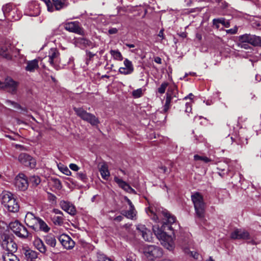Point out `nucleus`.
Returning <instances> with one entry per match:
<instances>
[{"label": "nucleus", "instance_id": "1", "mask_svg": "<svg viewBox=\"0 0 261 261\" xmlns=\"http://www.w3.org/2000/svg\"><path fill=\"white\" fill-rule=\"evenodd\" d=\"M146 213L152 220L156 222L162 221V225L153 226L152 229L161 244L169 250L174 248V243L172 236L166 231H172V224L175 222V217L167 210L160 206L158 204H150L146 210Z\"/></svg>", "mask_w": 261, "mask_h": 261}, {"label": "nucleus", "instance_id": "2", "mask_svg": "<svg viewBox=\"0 0 261 261\" xmlns=\"http://www.w3.org/2000/svg\"><path fill=\"white\" fill-rule=\"evenodd\" d=\"M24 221L29 227L36 231L40 230L47 233L50 230V228L45 221L40 218L35 216L32 213H27Z\"/></svg>", "mask_w": 261, "mask_h": 261}, {"label": "nucleus", "instance_id": "3", "mask_svg": "<svg viewBox=\"0 0 261 261\" xmlns=\"http://www.w3.org/2000/svg\"><path fill=\"white\" fill-rule=\"evenodd\" d=\"M191 199L194 204L196 216L200 220H204L206 205L203 196L199 193L196 192L192 195Z\"/></svg>", "mask_w": 261, "mask_h": 261}, {"label": "nucleus", "instance_id": "4", "mask_svg": "<svg viewBox=\"0 0 261 261\" xmlns=\"http://www.w3.org/2000/svg\"><path fill=\"white\" fill-rule=\"evenodd\" d=\"M73 110L77 116L92 125H96L99 123L98 119L95 115L87 112L83 108L74 107Z\"/></svg>", "mask_w": 261, "mask_h": 261}, {"label": "nucleus", "instance_id": "5", "mask_svg": "<svg viewBox=\"0 0 261 261\" xmlns=\"http://www.w3.org/2000/svg\"><path fill=\"white\" fill-rule=\"evenodd\" d=\"M11 230L18 237L22 239H27L30 234L25 227L19 221H15L9 224Z\"/></svg>", "mask_w": 261, "mask_h": 261}, {"label": "nucleus", "instance_id": "6", "mask_svg": "<svg viewBox=\"0 0 261 261\" xmlns=\"http://www.w3.org/2000/svg\"><path fill=\"white\" fill-rule=\"evenodd\" d=\"M144 253L150 259L161 257L163 255L162 249L155 245H146L144 247Z\"/></svg>", "mask_w": 261, "mask_h": 261}, {"label": "nucleus", "instance_id": "7", "mask_svg": "<svg viewBox=\"0 0 261 261\" xmlns=\"http://www.w3.org/2000/svg\"><path fill=\"white\" fill-rule=\"evenodd\" d=\"M2 10L5 17L11 21L18 20L21 17V13H17V15H12V13L17 12V8L12 4H6L3 7Z\"/></svg>", "mask_w": 261, "mask_h": 261}, {"label": "nucleus", "instance_id": "8", "mask_svg": "<svg viewBox=\"0 0 261 261\" xmlns=\"http://www.w3.org/2000/svg\"><path fill=\"white\" fill-rule=\"evenodd\" d=\"M177 98L178 92L177 87L175 85L170 86L166 93V99L164 109V111H167L169 108L171 101L173 100L176 101Z\"/></svg>", "mask_w": 261, "mask_h": 261}, {"label": "nucleus", "instance_id": "9", "mask_svg": "<svg viewBox=\"0 0 261 261\" xmlns=\"http://www.w3.org/2000/svg\"><path fill=\"white\" fill-rule=\"evenodd\" d=\"M19 83L11 77H7L4 82L0 84V88L7 90L12 94L16 93Z\"/></svg>", "mask_w": 261, "mask_h": 261}, {"label": "nucleus", "instance_id": "10", "mask_svg": "<svg viewBox=\"0 0 261 261\" xmlns=\"http://www.w3.org/2000/svg\"><path fill=\"white\" fill-rule=\"evenodd\" d=\"M239 41L247 42L254 46H261V37L245 34L239 37Z\"/></svg>", "mask_w": 261, "mask_h": 261}, {"label": "nucleus", "instance_id": "11", "mask_svg": "<svg viewBox=\"0 0 261 261\" xmlns=\"http://www.w3.org/2000/svg\"><path fill=\"white\" fill-rule=\"evenodd\" d=\"M48 62L56 69L58 70L60 62V53L56 48H51L48 52Z\"/></svg>", "mask_w": 261, "mask_h": 261}, {"label": "nucleus", "instance_id": "12", "mask_svg": "<svg viewBox=\"0 0 261 261\" xmlns=\"http://www.w3.org/2000/svg\"><path fill=\"white\" fill-rule=\"evenodd\" d=\"M66 30L79 35H84V30L78 21H71L66 23L64 25Z\"/></svg>", "mask_w": 261, "mask_h": 261}, {"label": "nucleus", "instance_id": "13", "mask_svg": "<svg viewBox=\"0 0 261 261\" xmlns=\"http://www.w3.org/2000/svg\"><path fill=\"white\" fill-rule=\"evenodd\" d=\"M14 185L16 188L19 190H27L29 186L27 176L23 173L18 174L15 178Z\"/></svg>", "mask_w": 261, "mask_h": 261}, {"label": "nucleus", "instance_id": "14", "mask_svg": "<svg viewBox=\"0 0 261 261\" xmlns=\"http://www.w3.org/2000/svg\"><path fill=\"white\" fill-rule=\"evenodd\" d=\"M18 160L25 166L29 167L31 168H34L36 166L35 159L27 153H22L20 154L18 156Z\"/></svg>", "mask_w": 261, "mask_h": 261}, {"label": "nucleus", "instance_id": "15", "mask_svg": "<svg viewBox=\"0 0 261 261\" xmlns=\"http://www.w3.org/2000/svg\"><path fill=\"white\" fill-rule=\"evenodd\" d=\"M58 239L62 245L66 249L70 250L74 247L75 242L66 234H62L59 237Z\"/></svg>", "mask_w": 261, "mask_h": 261}, {"label": "nucleus", "instance_id": "16", "mask_svg": "<svg viewBox=\"0 0 261 261\" xmlns=\"http://www.w3.org/2000/svg\"><path fill=\"white\" fill-rule=\"evenodd\" d=\"M230 237L232 239L238 240H248L250 239L249 233L243 229H236L230 234Z\"/></svg>", "mask_w": 261, "mask_h": 261}, {"label": "nucleus", "instance_id": "17", "mask_svg": "<svg viewBox=\"0 0 261 261\" xmlns=\"http://www.w3.org/2000/svg\"><path fill=\"white\" fill-rule=\"evenodd\" d=\"M138 232L142 236L143 239L146 241H151L152 240V233L149 229L147 228L144 225L139 224L136 226Z\"/></svg>", "mask_w": 261, "mask_h": 261}, {"label": "nucleus", "instance_id": "18", "mask_svg": "<svg viewBox=\"0 0 261 261\" xmlns=\"http://www.w3.org/2000/svg\"><path fill=\"white\" fill-rule=\"evenodd\" d=\"M13 46L11 44L0 46V55L4 58L10 60L12 57Z\"/></svg>", "mask_w": 261, "mask_h": 261}, {"label": "nucleus", "instance_id": "19", "mask_svg": "<svg viewBox=\"0 0 261 261\" xmlns=\"http://www.w3.org/2000/svg\"><path fill=\"white\" fill-rule=\"evenodd\" d=\"M34 247L40 253L45 254L47 251V247L43 241L37 236L34 237L33 242Z\"/></svg>", "mask_w": 261, "mask_h": 261}, {"label": "nucleus", "instance_id": "20", "mask_svg": "<svg viewBox=\"0 0 261 261\" xmlns=\"http://www.w3.org/2000/svg\"><path fill=\"white\" fill-rule=\"evenodd\" d=\"M60 205L62 209L71 215H74L76 213L74 206L69 202L62 200L60 202Z\"/></svg>", "mask_w": 261, "mask_h": 261}, {"label": "nucleus", "instance_id": "21", "mask_svg": "<svg viewBox=\"0 0 261 261\" xmlns=\"http://www.w3.org/2000/svg\"><path fill=\"white\" fill-rule=\"evenodd\" d=\"M39 59H35L25 62V70L30 72H34L39 68Z\"/></svg>", "mask_w": 261, "mask_h": 261}, {"label": "nucleus", "instance_id": "22", "mask_svg": "<svg viewBox=\"0 0 261 261\" xmlns=\"http://www.w3.org/2000/svg\"><path fill=\"white\" fill-rule=\"evenodd\" d=\"M74 43L75 46L82 48L87 47H92L93 46L91 41L84 38L80 37L76 38L74 40Z\"/></svg>", "mask_w": 261, "mask_h": 261}, {"label": "nucleus", "instance_id": "23", "mask_svg": "<svg viewBox=\"0 0 261 261\" xmlns=\"http://www.w3.org/2000/svg\"><path fill=\"white\" fill-rule=\"evenodd\" d=\"M114 181L119 185L120 187H121L126 192L132 193H135V190L132 188L128 184H127L126 182L121 179L117 177H115Z\"/></svg>", "mask_w": 261, "mask_h": 261}, {"label": "nucleus", "instance_id": "24", "mask_svg": "<svg viewBox=\"0 0 261 261\" xmlns=\"http://www.w3.org/2000/svg\"><path fill=\"white\" fill-rule=\"evenodd\" d=\"M45 243L51 248H55L57 244L55 236L52 233H49L44 237Z\"/></svg>", "mask_w": 261, "mask_h": 261}, {"label": "nucleus", "instance_id": "25", "mask_svg": "<svg viewBox=\"0 0 261 261\" xmlns=\"http://www.w3.org/2000/svg\"><path fill=\"white\" fill-rule=\"evenodd\" d=\"M5 207L8 211L13 213L17 212L19 210V207L18 203L14 198L6 204Z\"/></svg>", "mask_w": 261, "mask_h": 261}, {"label": "nucleus", "instance_id": "26", "mask_svg": "<svg viewBox=\"0 0 261 261\" xmlns=\"http://www.w3.org/2000/svg\"><path fill=\"white\" fill-rule=\"evenodd\" d=\"M121 214L128 219L133 220L135 218L137 215V211L135 207H129L127 211L123 210L121 211Z\"/></svg>", "mask_w": 261, "mask_h": 261}, {"label": "nucleus", "instance_id": "27", "mask_svg": "<svg viewBox=\"0 0 261 261\" xmlns=\"http://www.w3.org/2000/svg\"><path fill=\"white\" fill-rule=\"evenodd\" d=\"M22 252L27 259L32 260L36 258L38 256V253L37 252L29 248H23L22 249Z\"/></svg>", "mask_w": 261, "mask_h": 261}, {"label": "nucleus", "instance_id": "28", "mask_svg": "<svg viewBox=\"0 0 261 261\" xmlns=\"http://www.w3.org/2000/svg\"><path fill=\"white\" fill-rule=\"evenodd\" d=\"M5 251L4 252H9L14 253L17 249V244L12 241V240L7 242V244L3 248Z\"/></svg>", "mask_w": 261, "mask_h": 261}, {"label": "nucleus", "instance_id": "29", "mask_svg": "<svg viewBox=\"0 0 261 261\" xmlns=\"http://www.w3.org/2000/svg\"><path fill=\"white\" fill-rule=\"evenodd\" d=\"M14 198L11 193L4 191L2 193V203L4 206Z\"/></svg>", "mask_w": 261, "mask_h": 261}, {"label": "nucleus", "instance_id": "30", "mask_svg": "<svg viewBox=\"0 0 261 261\" xmlns=\"http://www.w3.org/2000/svg\"><path fill=\"white\" fill-rule=\"evenodd\" d=\"M12 239L10 237L7 231L0 233V244L2 248H4L7 244V242H9Z\"/></svg>", "mask_w": 261, "mask_h": 261}, {"label": "nucleus", "instance_id": "31", "mask_svg": "<svg viewBox=\"0 0 261 261\" xmlns=\"http://www.w3.org/2000/svg\"><path fill=\"white\" fill-rule=\"evenodd\" d=\"M3 259L4 261H19L14 253L9 252H3Z\"/></svg>", "mask_w": 261, "mask_h": 261}, {"label": "nucleus", "instance_id": "32", "mask_svg": "<svg viewBox=\"0 0 261 261\" xmlns=\"http://www.w3.org/2000/svg\"><path fill=\"white\" fill-rule=\"evenodd\" d=\"M67 0H52L55 10H59L66 6Z\"/></svg>", "mask_w": 261, "mask_h": 261}, {"label": "nucleus", "instance_id": "33", "mask_svg": "<svg viewBox=\"0 0 261 261\" xmlns=\"http://www.w3.org/2000/svg\"><path fill=\"white\" fill-rule=\"evenodd\" d=\"M99 172L102 178L105 180H108L110 176V172L108 170V167L106 164H103L99 168Z\"/></svg>", "mask_w": 261, "mask_h": 261}, {"label": "nucleus", "instance_id": "34", "mask_svg": "<svg viewBox=\"0 0 261 261\" xmlns=\"http://www.w3.org/2000/svg\"><path fill=\"white\" fill-rule=\"evenodd\" d=\"M219 23H221L225 27L228 28L229 27V21L226 20L224 18L214 19L213 20V24L216 27L217 29L219 28Z\"/></svg>", "mask_w": 261, "mask_h": 261}, {"label": "nucleus", "instance_id": "35", "mask_svg": "<svg viewBox=\"0 0 261 261\" xmlns=\"http://www.w3.org/2000/svg\"><path fill=\"white\" fill-rule=\"evenodd\" d=\"M110 53L113 59L115 60L121 61L123 58L121 53L118 50L111 49Z\"/></svg>", "mask_w": 261, "mask_h": 261}, {"label": "nucleus", "instance_id": "36", "mask_svg": "<svg viewBox=\"0 0 261 261\" xmlns=\"http://www.w3.org/2000/svg\"><path fill=\"white\" fill-rule=\"evenodd\" d=\"M52 221L56 225L61 226L64 222V219L62 216H54L52 218Z\"/></svg>", "mask_w": 261, "mask_h": 261}, {"label": "nucleus", "instance_id": "37", "mask_svg": "<svg viewBox=\"0 0 261 261\" xmlns=\"http://www.w3.org/2000/svg\"><path fill=\"white\" fill-rule=\"evenodd\" d=\"M184 251L186 254L189 255L190 256H191L195 259H198L199 254L197 252L194 251H191L187 248H184Z\"/></svg>", "mask_w": 261, "mask_h": 261}, {"label": "nucleus", "instance_id": "38", "mask_svg": "<svg viewBox=\"0 0 261 261\" xmlns=\"http://www.w3.org/2000/svg\"><path fill=\"white\" fill-rule=\"evenodd\" d=\"M41 180L39 176L33 175L30 178V182L33 186H37L40 183Z\"/></svg>", "mask_w": 261, "mask_h": 261}, {"label": "nucleus", "instance_id": "39", "mask_svg": "<svg viewBox=\"0 0 261 261\" xmlns=\"http://www.w3.org/2000/svg\"><path fill=\"white\" fill-rule=\"evenodd\" d=\"M194 159L195 161H201L205 163H208L212 161L211 159L205 156H201L198 154L195 155L194 156Z\"/></svg>", "mask_w": 261, "mask_h": 261}, {"label": "nucleus", "instance_id": "40", "mask_svg": "<svg viewBox=\"0 0 261 261\" xmlns=\"http://www.w3.org/2000/svg\"><path fill=\"white\" fill-rule=\"evenodd\" d=\"M58 168L63 173L66 175H70L71 174L69 169L67 167L64 166L63 165H58Z\"/></svg>", "mask_w": 261, "mask_h": 261}, {"label": "nucleus", "instance_id": "41", "mask_svg": "<svg viewBox=\"0 0 261 261\" xmlns=\"http://www.w3.org/2000/svg\"><path fill=\"white\" fill-rule=\"evenodd\" d=\"M123 65L124 66V68L127 69H130L132 70H134V66L132 61H129L128 59H125L123 61Z\"/></svg>", "mask_w": 261, "mask_h": 261}, {"label": "nucleus", "instance_id": "42", "mask_svg": "<svg viewBox=\"0 0 261 261\" xmlns=\"http://www.w3.org/2000/svg\"><path fill=\"white\" fill-rule=\"evenodd\" d=\"M134 70L121 67L119 69V72L122 74L128 75L132 73Z\"/></svg>", "mask_w": 261, "mask_h": 261}, {"label": "nucleus", "instance_id": "43", "mask_svg": "<svg viewBox=\"0 0 261 261\" xmlns=\"http://www.w3.org/2000/svg\"><path fill=\"white\" fill-rule=\"evenodd\" d=\"M143 94V90L142 88H139L133 91L132 95L135 98L140 97Z\"/></svg>", "mask_w": 261, "mask_h": 261}, {"label": "nucleus", "instance_id": "44", "mask_svg": "<svg viewBox=\"0 0 261 261\" xmlns=\"http://www.w3.org/2000/svg\"><path fill=\"white\" fill-rule=\"evenodd\" d=\"M168 86V83L167 82L163 83L161 86L158 89V92L160 94L164 93Z\"/></svg>", "mask_w": 261, "mask_h": 261}, {"label": "nucleus", "instance_id": "45", "mask_svg": "<svg viewBox=\"0 0 261 261\" xmlns=\"http://www.w3.org/2000/svg\"><path fill=\"white\" fill-rule=\"evenodd\" d=\"M6 103L8 106H12L13 108L21 109V107L18 103L10 100H7L6 101Z\"/></svg>", "mask_w": 261, "mask_h": 261}, {"label": "nucleus", "instance_id": "46", "mask_svg": "<svg viewBox=\"0 0 261 261\" xmlns=\"http://www.w3.org/2000/svg\"><path fill=\"white\" fill-rule=\"evenodd\" d=\"M46 4L47 10L49 12H53L55 10L54 7L51 3L50 0H42Z\"/></svg>", "mask_w": 261, "mask_h": 261}, {"label": "nucleus", "instance_id": "47", "mask_svg": "<svg viewBox=\"0 0 261 261\" xmlns=\"http://www.w3.org/2000/svg\"><path fill=\"white\" fill-rule=\"evenodd\" d=\"M77 177L83 181H85L87 179V176L84 172H78L77 174Z\"/></svg>", "mask_w": 261, "mask_h": 261}, {"label": "nucleus", "instance_id": "48", "mask_svg": "<svg viewBox=\"0 0 261 261\" xmlns=\"http://www.w3.org/2000/svg\"><path fill=\"white\" fill-rule=\"evenodd\" d=\"M238 46L246 49H249L250 48L249 43L247 42H243L242 41H239Z\"/></svg>", "mask_w": 261, "mask_h": 261}, {"label": "nucleus", "instance_id": "49", "mask_svg": "<svg viewBox=\"0 0 261 261\" xmlns=\"http://www.w3.org/2000/svg\"><path fill=\"white\" fill-rule=\"evenodd\" d=\"M186 110L185 112L186 113H190L192 111V106L191 104L189 102H187L186 104Z\"/></svg>", "mask_w": 261, "mask_h": 261}, {"label": "nucleus", "instance_id": "50", "mask_svg": "<svg viewBox=\"0 0 261 261\" xmlns=\"http://www.w3.org/2000/svg\"><path fill=\"white\" fill-rule=\"evenodd\" d=\"M107 256L103 254L98 253L97 254V259L98 261H105Z\"/></svg>", "mask_w": 261, "mask_h": 261}, {"label": "nucleus", "instance_id": "51", "mask_svg": "<svg viewBox=\"0 0 261 261\" xmlns=\"http://www.w3.org/2000/svg\"><path fill=\"white\" fill-rule=\"evenodd\" d=\"M222 165H219L218 167L217 168L218 170L221 171L222 172L225 170V168H227L228 166L226 164L223 163Z\"/></svg>", "mask_w": 261, "mask_h": 261}, {"label": "nucleus", "instance_id": "52", "mask_svg": "<svg viewBox=\"0 0 261 261\" xmlns=\"http://www.w3.org/2000/svg\"><path fill=\"white\" fill-rule=\"evenodd\" d=\"M69 167L72 170L75 171H77L79 169V167L75 164H70Z\"/></svg>", "mask_w": 261, "mask_h": 261}, {"label": "nucleus", "instance_id": "53", "mask_svg": "<svg viewBox=\"0 0 261 261\" xmlns=\"http://www.w3.org/2000/svg\"><path fill=\"white\" fill-rule=\"evenodd\" d=\"M118 32V30L116 28H111L109 30V33L110 34H114L117 33Z\"/></svg>", "mask_w": 261, "mask_h": 261}, {"label": "nucleus", "instance_id": "54", "mask_svg": "<svg viewBox=\"0 0 261 261\" xmlns=\"http://www.w3.org/2000/svg\"><path fill=\"white\" fill-rule=\"evenodd\" d=\"M124 199L127 202L129 206V207H135L133 204L132 203V201L127 197H125Z\"/></svg>", "mask_w": 261, "mask_h": 261}, {"label": "nucleus", "instance_id": "55", "mask_svg": "<svg viewBox=\"0 0 261 261\" xmlns=\"http://www.w3.org/2000/svg\"><path fill=\"white\" fill-rule=\"evenodd\" d=\"M123 219V217L122 216L119 215V216H118L115 217L113 219V220L116 221H117V222H120Z\"/></svg>", "mask_w": 261, "mask_h": 261}, {"label": "nucleus", "instance_id": "56", "mask_svg": "<svg viewBox=\"0 0 261 261\" xmlns=\"http://www.w3.org/2000/svg\"><path fill=\"white\" fill-rule=\"evenodd\" d=\"M53 213H54L55 214H59L61 215L62 216L63 215V213L59 210L57 208H54L53 210Z\"/></svg>", "mask_w": 261, "mask_h": 261}, {"label": "nucleus", "instance_id": "57", "mask_svg": "<svg viewBox=\"0 0 261 261\" xmlns=\"http://www.w3.org/2000/svg\"><path fill=\"white\" fill-rule=\"evenodd\" d=\"M130 227H131V225L130 224H126L123 225V227L125 228L126 230H127L128 232L130 231Z\"/></svg>", "mask_w": 261, "mask_h": 261}, {"label": "nucleus", "instance_id": "58", "mask_svg": "<svg viewBox=\"0 0 261 261\" xmlns=\"http://www.w3.org/2000/svg\"><path fill=\"white\" fill-rule=\"evenodd\" d=\"M237 29H229L227 31V32L228 33H230L231 34H234L237 33Z\"/></svg>", "mask_w": 261, "mask_h": 261}, {"label": "nucleus", "instance_id": "59", "mask_svg": "<svg viewBox=\"0 0 261 261\" xmlns=\"http://www.w3.org/2000/svg\"><path fill=\"white\" fill-rule=\"evenodd\" d=\"M86 54H87V56L89 58V59H91L92 58H93L95 56L94 54H93L92 53H91L90 51H87Z\"/></svg>", "mask_w": 261, "mask_h": 261}, {"label": "nucleus", "instance_id": "60", "mask_svg": "<svg viewBox=\"0 0 261 261\" xmlns=\"http://www.w3.org/2000/svg\"><path fill=\"white\" fill-rule=\"evenodd\" d=\"M194 95L192 93H190L188 96L184 98V99H190L191 100L193 99Z\"/></svg>", "mask_w": 261, "mask_h": 261}, {"label": "nucleus", "instance_id": "61", "mask_svg": "<svg viewBox=\"0 0 261 261\" xmlns=\"http://www.w3.org/2000/svg\"><path fill=\"white\" fill-rule=\"evenodd\" d=\"M154 62L158 64H161L162 63V59L159 57H155L154 58Z\"/></svg>", "mask_w": 261, "mask_h": 261}, {"label": "nucleus", "instance_id": "62", "mask_svg": "<svg viewBox=\"0 0 261 261\" xmlns=\"http://www.w3.org/2000/svg\"><path fill=\"white\" fill-rule=\"evenodd\" d=\"M159 169L161 170V172L163 173H166L167 171V169L165 166H161L159 167Z\"/></svg>", "mask_w": 261, "mask_h": 261}, {"label": "nucleus", "instance_id": "63", "mask_svg": "<svg viewBox=\"0 0 261 261\" xmlns=\"http://www.w3.org/2000/svg\"><path fill=\"white\" fill-rule=\"evenodd\" d=\"M158 36L162 38V39L163 38V36H164V33H163V30H161L160 32H159V33L158 34Z\"/></svg>", "mask_w": 261, "mask_h": 261}, {"label": "nucleus", "instance_id": "64", "mask_svg": "<svg viewBox=\"0 0 261 261\" xmlns=\"http://www.w3.org/2000/svg\"><path fill=\"white\" fill-rule=\"evenodd\" d=\"M125 45L129 48H133V47H135V46L134 44H129V43H126Z\"/></svg>", "mask_w": 261, "mask_h": 261}]
</instances>
